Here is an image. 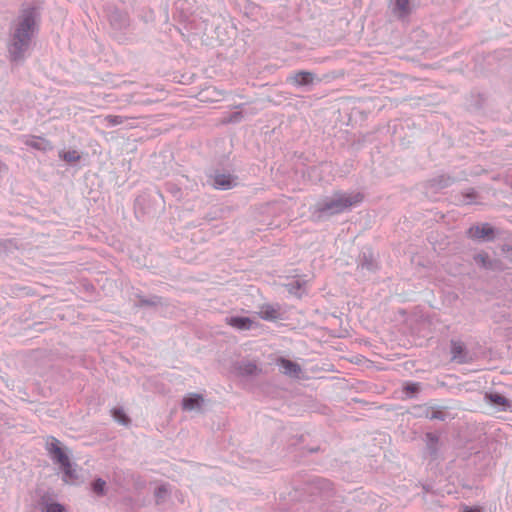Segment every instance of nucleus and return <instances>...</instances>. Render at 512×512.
Here are the masks:
<instances>
[{"instance_id":"obj_1","label":"nucleus","mask_w":512,"mask_h":512,"mask_svg":"<svg viewBox=\"0 0 512 512\" xmlns=\"http://www.w3.org/2000/svg\"><path fill=\"white\" fill-rule=\"evenodd\" d=\"M38 13L35 8H24L14 21L8 42V54L13 62L22 61L37 31Z\"/></svg>"},{"instance_id":"obj_2","label":"nucleus","mask_w":512,"mask_h":512,"mask_svg":"<svg viewBox=\"0 0 512 512\" xmlns=\"http://www.w3.org/2000/svg\"><path fill=\"white\" fill-rule=\"evenodd\" d=\"M363 199L361 193L337 192L330 197L318 201L314 205L313 217L316 220H323L327 217L342 213L347 209L359 204Z\"/></svg>"},{"instance_id":"obj_3","label":"nucleus","mask_w":512,"mask_h":512,"mask_svg":"<svg viewBox=\"0 0 512 512\" xmlns=\"http://www.w3.org/2000/svg\"><path fill=\"white\" fill-rule=\"evenodd\" d=\"M46 449L51 455L53 460L60 465L65 474V481L73 478V470L68 455L60 446L59 440L55 437H48L46 439Z\"/></svg>"},{"instance_id":"obj_4","label":"nucleus","mask_w":512,"mask_h":512,"mask_svg":"<svg viewBox=\"0 0 512 512\" xmlns=\"http://www.w3.org/2000/svg\"><path fill=\"white\" fill-rule=\"evenodd\" d=\"M257 314L263 320L275 322L284 319L285 311L279 304H263Z\"/></svg>"},{"instance_id":"obj_5","label":"nucleus","mask_w":512,"mask_h":512,"mask_svg":"<svg viewBox=\"0 0 512 512\" xmlns=\"http://www.w3.org/2000/svg\"><path fill=\"white\" fill-rule=\"evenodd\" d=\"M227 324L232 326L233 328L246 331L251 330L256 327V321L252 317H244V316H231L226 318Z\"/></svg>"},{"instance_id":"obj_6","label":"nucleus","mask_w":512,"mask_h":512,"mask_svg":"<svg viewBox=\"0 0 512 512\" xmlns=\"http://www.w3.org/2000/svg\"><path fill=\"white\" fill-rule=\"evenodd\" d=\"M236 185V179L231 175L217 174L214 176L212 186L220 190H228Z\"/></svg>"},{"instance_id":"obj_7","label":"nucleus","mask_w":512,"mask_h":512,"mask_svg":"<svg viewBox=\"0 0 512 512\" xmlns=\"http://www.w3.org/2000/svg\"><path fill=\"white\" fill-rule=\"evenodd\" d=\"M315 76L308 71H300L290 76L288 80L295 86L302 87L313 84Z\"/></svg>"},{"instance_id":"obj_8","label":"nucleus","mask_w":512,"mask_h":512,"mask_svg":"<svg viewBox=\"0 0 512 512\" xmlns=\"http://www.w3.org/2000/svg\"><path fill=\"white\" fill-rule=\"evenodd\" d=\"M492 235L493 228L489 224L473 226L468 230V236L472 239H485Z\"/></svg>"},{"instance_id":"obj_9","label":"nucleus","mask_w":512,"mask_h":512,"mask_svg":"<svg viewBox=\"0 0 512 512\" xmlns=\"http://www.w3.org/2000/svg\"><path fill=\"white\" fill-rule=\"evenodd\" d=\"M390 6L392 12L400 18L407 16L411 11L409 0H391Z\"/></svg>"},{"instance_id":"obj_10","label":"nucleus","mask_w":512,"mask_h":512,"mask_svg":"<svg viewBox=\"0 0 512 512\" xmlns=\"http://www.w3.org/2000/svg\"><path fill=\"white\" fill-rule=\"evenodd\" d=\"M24 143L37 150L47 151L52 149V145L49 141L40 137H24Z\"/></svg>"},{"instance_id":"obj_11","label":"nucleus","mask_w":512,"mask_h":512,"mask_svg":"<svg viewBox=\"0 0 512 512\" xmlns=\"http://www.w3.org/2000/svg\"><path fill=\"white\" fill-rule=\"evenodd\" d=\"M203 401L204 399L200 394H189L188 396L184 397L182 401V407L184 410L191 411L199 408Z\"/></svg>"},{"instance_id":"obj_12","label":"nucleus","mask_w":512,"mask_h":512,"mask_svg":"<svg viewBox=\"0 0 512 512\" xmlns=\"http://www.w3.org/2000/svg\"><path fill=\"white\" fill-rule=\"evenodd\" d=\"M280 370L282 373L289 375V376H298L300 372V367L288 360L280 359L279 360Z\"/></svg>"},{"instance_id":"obj_13","label":"nucleus","mask_w":512,"mask_h":512,"mask_svg":"<svg viewBox=\"0 0 512 512\" xmlns=\"http://www.w3.org/2000/svg\"><path fill=\"white\" fill-rule=\"evenodd\" d=\"M474 262L479 267L485 268V269H495L496 263L491 260L487 253L480 252L476 255H474Z\"/></svg>"},{"instance_id":"obj_14","label":"nucleus","mask_w":512,"mask_h":512,"mask_svg":"<svg viewBox=\"0 0 512 512\" xmlns=\"http://www.w3.org/2000/svg\"><path fill=\"white\" fill-rule=\"evenodd\" d=\"M59 157L68 163H74L80 159V155L76 150L60 151Z\"/></svg>"},{"instance_id":"obj_15","label":"nucleus","mask_w":512,"mask_h":512,"mask_svg":"<svg viewBox=\"0 0 512 512\" xmlns=\"http://www.w3.org/2000/svg\"><path fill=\"white\" fill-rule=\"evenodd\" d=\"M112 415H113V418L123 424V425H128L129 422H130V419L126 416V414L124 413V411L120 408H114L112 410Z\"/></svg>"},{"instance_id":"obj_16","label":"nucleus","mask_w":512,"mask_h":512,"mask_svg":"<svg viewBox=\"0 0 512 512\" xmlns=\"http://www.w3.org/2000/svg\"><path fill=\"white\" fill-rule=\"evenodd\" d=\"M488 397L489 400L496 405L505 406L507 404V399L500 394H490Z\"/></svg>"},{"instance_id":"obj_17","label":"nucleus","mask_w":512,"mask_h":512,"mask_svg":"<svg viewBox=\"0 0 512 512\" xmlns=\"http://www.w3.org/2000/svg\"><path fill=\"white\" fill-rule=\"evenodd\" d=\"M105 485V481H103L102 479H97L92 486L94 493L102 495L104 493Z\"/></svg>"},{"instance_id":"obj_18","label":"nucleus","mask_w":512,"mask_h":512,"mask_svg":"<svg viewBox=\"0 0 512 512\" xmlns=\"http://www.w3.org/2000/svg\"><path fill=\"white\" fill-rule=\"evenodd\" d=\"M451 346V352L455 353L464 352V350L466 349L465 344L461 340H453L451 342Z\"/></svg>"},{"instance_id":"obj_19","label":"nucleus","mask_w":512,"mask_h":512,"mask_svg":"<svg viewBox=\"0 0 512 512\" xmlns=\"http://www.w3.org/2000/svg\"><path fill=\"white\" fill-rule=\"evenodd\" d=\"M64 507L59 503H51L45 507L44 512H64Z\"/></svg>"},{"instance_id":"obj_20","label":"nucleus","mask_w":512,"mask_h":512,"mask_svg":"<svg viewBox=\"0 0 512 512\" xmlns=\"http://www.w3.org/2000/svg\"><path fill=\"white\" fill-rule=\"evenodd\" d=\"M420 389V386L418 383H407L404 386V391L406 393H417Z\"/></svg>"},{"instance_id":"obj_21","label":"nucleus","mask_w":512,"mask_h":512,"mask_svg":"<svg viewBox=\"0 0 512 512\" xmlns=\"http://www.w3.org/2000/svg\"><path fill=\"white\" fill-rule=\"evenodd\" d=\"M106 119L111 125L114 126L122 123V118L120 116H107Z\"/></svg>"},{"instance_id":"obj_22","label":"nucleus","mask_w":512,"mask_h":512,"mask_svg":"<svg viewBox=\"0 0 512 512\" xmlns=\"http://www.w3.org/2000/svg\"><path fill=\"white\" fill-rule=\"evenodd\" d=\"M257 367L254 364H248L246 365L242 372L243 374H253L256 371Z\"/></svg>"},{"instance_id":"obj_23","label":"nucleus","mask_w":512,"mask_h":512,"mask_svg":"<svg viewBox=\"0 0 512 512\" xmlns=\"http://www.w3.org/2000/svg\"><path fill=\"white\" fill-rule=\"evenodd\" d=\"M462 512H483V508L480 506H464Z\"/></svg>"},{"instance_id":"obj_24","label":"nucleus","mask_w":512,"mask_h":512,"mask_svg":"<svg viewBox=\"0 0 512 512\" xmlns=\"http://www.w3.org/2000/svg\"><path fill=\"white\" fill-rule=\"evenodd\" d=\"M362 268H367L368 270H372L373 269V264L372 263H368V262L362 263Z\"/></svg>"},{"instance_id":"obj_25","label":"nucleus","mask_w":512,"mask_h":512,"mask_svg":"<svg viewBox=\"0 0 512 512\" xmlns=\"http://www.w3.org/2000/svg\"><path fill=\"white\" fill-rule=\"evenodd\" d=\"M349 361H350V362H356V363H358V362L360 361V359L358 358V356H356V357H353V358H349Z\"/></svg>"},{"instance_id":"obj_26","label":"nucleus","mask_w":512,"mask_h":512,"mask_svg":"<svg viewBox=\"0 0 512 512\" xmlns=\"http://www.w3.org/2000/svg\"><path fill=\"white\" fill-rule=\"evenodd\" d=\"M7 167L5 164H3L1 161H0V172L3 171V170H6Z\"/></svg>"}]
</instances>
